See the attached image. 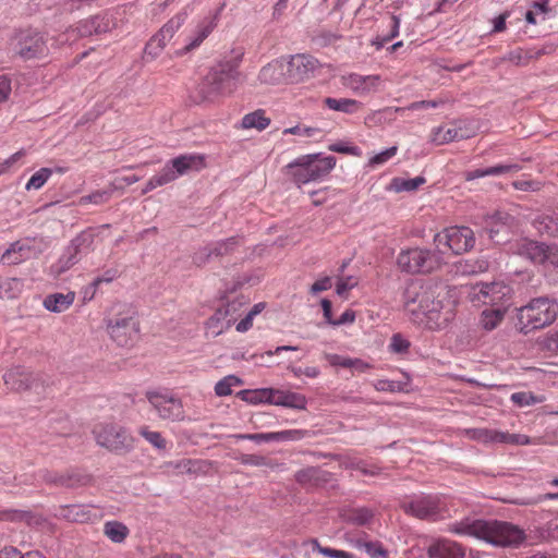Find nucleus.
Wrapping results in <instances>:
<instances>
[{"label":"nucleus","mask_w":558,"mask_h":558,"mask_svg":"<svg viewBox=\"0 0 558 558\" xmlns=\"http://www.w3.org/2000/svg\"><path fill=\"white\" fill-rule=\"evenodd\" d=\"M457 301L448 286L412 282L404 292V310L417 326L432 331L447 328L456 317Z\"/></svg>","instance_id":"obj_1"},{"label":"nucleus","mask_w":558,"mask_h":558,"mask_svg":"<svg viewBox=\"0 0 558 558\" xmlns=\"http://www.w3.org/2000/svg\"><path fill=\"white\" fill-rule=\"evenodd\" d=\"M448 532L474 536L500 547H518L525 539L522 529L505 521L464 520L449 524Z\"/></svg>","instance_id":"obj_2"},{"label":"nucleus","mask_w":558,"mask_h":558,"mask_svg":"<svg viewBox=\"0 0 558 558\" xmlns=\"http://www.w3.org/2000/svg\"><path fill=\"white\" fill-rule=\"evenodd\" d=\"M515 317L517 330L526 336L554 324L558 317V303L548 296L534 298L517 308Z\"/></svg>","instance_id":"obj_3"},{"label":"nucleus","mask_w":558,"mask_h":558,"mask_svg":"<svg viewBox=\"0 0 558 558\" xmlns=\"http://www.w3.org/2000/svg\"><path fill=\"white\" fill-rule=\"evenodd\" d=\"M238 62L226 61L211 68L196 87V100H214L218 96L231 93L239 80Z\"/></svg>","instance_id":"obj_4"},{"label":"nucleus","mask_w":558,"mask_h":558,"mask_svg":"<svg viewBox=\"0 0 558 558\" xmlns=\"http://www.w3.org/2000/svg\"><path fill=\"white\" fill-rule=\"evenodd\" d=\"M336 166L333 156L310 154L298 157L284 167L286 174L298 185L317 181L327 175Z\"/></svg>","instance_id":"obj_5"},{"label":"nucleus","mask_w":558,"mask_h":558,"mask_svg":"<svg viewBox=\"0 0 558 558\" xmlns=\"http://www.w3.org/2000/svg\"><path fill=\"white\" fill-rule=\"evenodd\" d=\"M444 264V256L435 251L412 247L401 250L397 257V265L401 271L408 274H429Z\"/></svg>","instance_id":"obj_6"},{"label":"nucleus","mask_w":558,"mask_h":558,"mask_svg":"<svg viewBox=\"0 0 558 558\" xmlns=\"http://www.w3.org/2000/svg\"><path fill=\"white\" fill-rule=\"evenodd\" d=\"M47 34L34 28L19 31L13 39V50L24 61L41 60L49 54Z\"/></svg>","instance_id":"obj_7"},{"label":"nucleus","mask_w":558,"mask_h":558,"mask_svg":"<svg viewBox=\"0 0 558 558\" xmlns=\"http://www.w3.org/2000/svg\"><path fill=\"white\" fill-rule=\"evenodd\" d=\"M204 167V156L195 154L181 155L167 163L165 168L148 182L147 189L144 192L170 183L191 171H199Z\"/></svg>","instance_id":"obj_8"},{"label":"nucleus","mask_w":558,"mask_h":558,"mask_svg":"<svg viewBox=\"0 0 558 558\" xmlns=\"http://www.w3.org/2000/svg\"><path fill=\"white\" fill-rule=\"evenodd\" d=\"M434 244L442 256L447 251L462 254L470 251L475 244V235L471 228L452 226L445 228L434 236Z\"/></svg>","instance_id":"obj_9"},{"label":"nucleus","mask_w":558,"mask_h":558,"mask_svg":"<svg viewBox=\"0 0 558 558\" xmlns=\"http://www.w3.org/2000/svg\"><path fill=\"white\" fill-rule=\"evenodd\" d=\"M404 513L420 520L437 521L446 512L445 501L437 495H420L402 501Z\"/></svg>","instance_id":"obj_10"},{"label":"nucleus","mask_w":558,"mask_h":558,"mask_svg":"<svg viewBox=\"0 0 558 558\" xmlns=\"http://www.w3.org/2000/svg\"><path fill=\"white\" fill-rule=\"evenodd\" d=\"M512 293V288L502 281L481 282L472 287L470 299L472 302L509 308Z\"/></svg>","instance_id":"obj_11"},{"label":"nucleus","mask_w":558,"mask_h":558,"mask_svg":"<svg viewBox=\"0 0 558 558\" xmlns=\"http://www.w3.org/2000/svg\"><path fill=\"white\" fill-rule=\"evenodd\" d=\"M93 434L97 444L110 451H122L133 445V438L125 429L110 423L95 425Z\"/></svg>","instance_id":"obj_12"},{"label":"nucleus","mask_w":558,"mask_h":558,"mask_svg":"<svg viewBox=\"0 0 558 558\" xmlns=\"http://www.w3.org/2000/svg\"><path fill=\"white\" fill-rule=\"evenodd\" d=\"M146 397L161 418L170 421H181L184 418V409L181 400L157 391H148Z\"/></svg>","instance_id":"obj_13"},{"label":"nucleus","mask_w":558,"mask_h":558,"mask_svg":"<svg viewBox=\"0 0 558 558\" xmlns=\"http://www.w3.org/2000/svg\"><path fill=\"white\" fill-rule=\"evenodd\" d=\"M465 435L473 440L483 444H510L529 445L530 438L521 434H510L490 428H471L465 430Z\"/></svg>","instance_id":"obj_14"},{"label":"nucleus","mask_w":558,"mask_h":558,"mask_svg":"<svg viewBox=\"0 0 558 558\" xmlns=\"http://www.w3.org/2000/svg\"><path fill=\"white\" fill-rule=\"evenodd\" d=\"M187 12L184 10L169 20L160 31L146 44L144 52L151 57L157 54L156 49H162L168 40H170L174 33L185 23Z\"/></svg>","instance_id":"obj_15"},{"label":"nucleus","mask_w":558,"mask_h":558,"mask_svg":"<svg viewBox=\"0 0 558 558\" xmlns=\"http://www.w3.org/2000/svg\"><path fill=\"white\" fill-rule=\"evenodd\" d=\"M287 80L291 83L301 82L314 74L318 61L312 56L295 54L284 62Z\"/></svg>","instance_id":"obj_16"},{"label":"nucleus","mask_w":558,"mask_h":558,"mask_svg":"<svg viewBox=\"0 0 558 558\" xmlns=\"http://www.w3.org/2000/svg\"><path fill=\"white\" fill-rule=\"evenodd\" d=\"M465 547L450 538L435 539L427 548L428 558H465Z\"/></svg>","instance_id":"obj_17"},{"label":"nucleus","mask_w":558,"mask_h":558,"mask_svg":"<svg viewBox=\"0 0 558 558\" xmlns=\"http://www.w3.org/2000/svg\"><path fill=\"white\" fill-rule=\"evenodd\" d=\"M108 331L119 345H129L132 337L137 333V322L133 317L118 318L108 325Z\"/></svg>","instance_id":"obj_18"},{"label":"nucleus","mask_w":558,"mask_h":558,"mask_svg":"<svg viewBox=\"0 0 558 558\" xmlns=\"http://www.w3.org/2000/svg\"><path fill=\"white\" fill-rule=\"evenodd\" d=\"M92 241V234L87 232H83L77 235L68 247L66 253L60 257L59 262L53 266L54 271L60 275L68 269H70L73 265H75L78 260L77 255L81 252L83 246H88Z\"/></svg>","instance_id":"obj_19"},{"label":"nucleus","mask_w":558,"mask_h":558,"mask_svg":"<svg viewBox=\"0 0 558 558\" xmlns=\"http://www.w3.org/2000/svg\"><path fill=\"white\" fill-rule=\"evenodd\" d=\"M35 380V374L20 365L11 367L3 375L4 385L10 390L14 391H23L29 389Z\"/></svg>","instance_id":"obj_20"},{"label":"nucleus","mask_w":558,"mask_h":558,"mask_svg":"<svg viewBox=\"0 0 558 558\" xmlns=\"http://www.w3.org/2000/svg\"><path fill=\"white\" fill-rule=\"evenodd\" d=\"M513 252L535 264L546 265L548 245L530 239H521L512 246Z\"/></svg>","instance_id":"obj_21"},{"label":"nucleus","mask_w":558,"mask_h":558,"mask_svg":"<svg viewBox=\"0 0 558 558\" xmlns=\"http://www.w3.org/2000/svg\"><path fill=\"white\" fill-rule=\"evenodd\" d=\"M112 21L106 15L97 14L88 19L82 20L77 26V33L81 37L100 35L111 31Z\"/></svg>","instance_id":"obj_22"},{"label":"nucleus","mask_w":558,"mask_h":558,"mask_svg":"<svg viewBox=\"0 0 558 558\" xmlns=\"http://www.w3.org/2000/svg\"><path fill=\"white\" fill-rule=\"evenodd\" d=\"M515 226V218L507 211L497 210L485 218V228L492 240L501 231L509 230Z\"/></svg>","instance_id":"obj_23"},{"label":"nucleus","mask_w":558,"mask_h":558,"mask_svg":"<svg viewBox=\"0 0 558 558\" xmlns=\"http://www.w3.org/2000/svg\"><path fill=\"white\" fill-rule=\"evenodd\" d=\"M219 12L215 13L213 16L205 17L196 27L194 35L190 37L189 43L185 45L183 50L189 52L195 48H197L214 31L217 26Z\"/></svg>","instance_id":"obj_24"},{"label":"nucleus","mask_w":558,"mask_h":558,"mask_svg":"<svg viewBox=\"0 0 558 558\" xmlns=\"http://www.w3.org/2000/svg\"><path fill=\"white\" fill-rule=\"evenodd\" d=\"M270 404L304 410L306 408V398L301 393L272 388Z\"/></svg>","instance_id":"obj_25"},{"label":"nucleus","mask_w":558,"mask_h":558,"mask_svg":"<svg viewBox=\"0 0 558 558\" xmlns=\"http://www.w3.org/2000/svg\"><path fill=\"white\" fill-rule=\"evenodd\" d=\"M522 169V167L518 163H505L497 165L493 167H487L485 169H475L469 170L463 173V178L465 181H473L475 179L488 177V175H501L510 172H518Z\"/></svg>","instance_id":"obj_26"},{"label":"nucleus","mask_w":558,"mask_h":558,"mask_svg":"<svg viewBox=\"0 0 558 558\" xmlns=\"http://www.w3.org/2000/svg\"><path fill=\"white\" fill-rule=\"evenodd\" d=\"M258 80L264 84H279L287 80L286 65L282 61H274L263 66L258 74Z\"/></svg>","instance_id":"obj_27"},{"label":"nucleus","mask_w":558,"mask_h":558,"mask_svg":"<svg viewBox=\"0 0 558 558\" xmlns=\"http://www.w3.org/2000/svg\"><path fill=\"white\" fill-rule=\"evenodd\" d=\"M380 77L378 75L350 74L345 78V85L359 94H366L375 90Z\"/></svg>","instance_id":"obj_28"},{"label":"nucleus","mask_w":558,"mask_h":558,"mask_svg":"<svg viewBox=\"0 0 558 558\" xmlns=\"http://www.w3.org/2000/svg\"><path fill=\"white\" fill-rule=\"evenodd\" d=\"M31 245L25 241L12 243L2 254L1 263L7 265H17L28 258Z\"/></svg>","instance_id":"obj_29"},{"label":"nucleus","mask_w":558,"mask_h":558,"mask_svg":"<svg viewBox=\"0 0 558 558\" xmlns=\"http://www.w3.org/2000/svg\"><path fill=\"white\" fill-rule=\"evenodd\" d=\"M247 304V300L243 295H236L232 299L227 298L226 303H223L218 310L225 317L227 322V326H231L234 324L240 317L243 307Z\"/></svg>","instance_id":"obj_30"},{"label":"nucleus","mask_w":558,"mask_h":558,"mask_svg":"<svg viewBox=\"0 0 558 558\" xmlns=\"http://www.w3.org/2000/svg\"><path fill=\"white\" fill-rule=\"evenodd\" d=\"M340 517L347 523L366 525L372 521L374 511L366 507H349L340 511Z\"/></svg>","instance_id":"obj_31"},{"label":"nucleus","mask_w":558,"mask_h":558,"mask_svg":"<svg viewBox=\"0 0 558 558\" xmlns=\"http://www.w3.org/2000/svg\"><path fill=\"white\" fill-rule=\"evenodd\" d=\"M75 293L70 291L68 293H53L44 299L43 305L46 310L53 313H61L66 311L74 302Z\"/></svg>","instance_id":"obj_32"},{"label":"nucleus","mask_w":558,"mask_h":558,"mask_svg":"<svg viewBox=\"0 0 558 558\" xmlns=\"http://www.w3.org/2000/svg\"><path fill=\"white\" fill-rule=\"evenodd\" d=\"M507 311V306L484 310L480 316V326L486 331L496 329L505 319Z\"/></svg>","instance_id":"obj_33"},{"label":"nucleus","mask_w":558,"mask_h":558,"mask_svg":"<svg viewBox=\"0 0 558 558\" xmlns=\"http://www.w3.org/2000/svg\"><path fill=\"white\" fill-rule=\"evenodd\" d=\"M168 468L175 474H197L205 471L206 463L202 460L182 459L177 462H169Z\"/></svg>","instance_id":"obj_34"},{"label":"nucleus","mask_w":558,"mask_h":558,"mask_svg":"<svg viewBox=\"0 0 558 558\" xmlns=\"http://www.w3.org/2000/svg\"><path fill=\"white\" fill-rule=\"evenodd\" d=\"M238 398L250 404L269 403L272 397V388L245 389L238 392Z\"/></svg>","instance_id":"obj_35"},{"label":"nucleus","mask_w":558,"mask_h":558,"mask_svg":"<svg viewBox=\"0 0 558 558\" xmlns=\"http://www.w3.org/2000/svg\"><path fill=\"white\" fill-rule=\"evenodd\" d=\"M270 124V119L265 116L264 110H256L247 113L242 118V129H256L258 131L265 130Z\"/></svg>","instance_id":"obj_36"},{"label":"nucleus","mask_w":558,"mask_h":558,"mask_svg":"<svg viewBox=\"0 0 558 558\" xmlns=\"http://www.w3.org/2000/svg\"><path fill=\"white\" fill-rule=\"evenodd\" d=\"M533 226L541 234L558 236V213L553 216H541L536 218Z\"/></svg>","instance_id":"obj_37"},{"label":"nucleus","mask_w":558,"mask_h":558,"mask_svg":"<svg viewBox=\"0 0 558 558\" xmlns=\"http://www.w3.org/2000/svg\"><path fill=\"white\" fill-rule=\"evenodd\" d=\"M425 183V179L422 177H416L413 179H403V178H393L389 185L387 186L388 191H392L396 193L404 192V191H415Z\"/></svg>","instance_id":"obj_38"},{"label":"nucleus","mask_w":558,"mask_h":558,"mask_svg":"<svg viewBox=\"0 0 558 558\" xmlns=\"http://www.w3.org/2000/svg\"><path fill=\"white\" fill-rule=\"evenodd\" d=\"M325 105L335 111H341L345 113H353L355 112L360 104L354 99L349 98H331L328 97L324 100Z\"/></svg>","instance_id":"obj_39"},{"label":"nucleus","mask_w":558,"mask_h":558,"mask_svg":"<svg viewBox=\"0 0 558 558\" xmlns=\"http://www.w3.org/2000/svg\"><path fill=\"white\" fill-rule=\"evenodd\" d=\"M104 533L110 541L121 543L128 536L129 530L124 524L118 521H109L105 523Z\"/></svg>","instance_id":"obj_40"},{"label":"nucleus","mask_w":558,"mask_h":558,"mask_svg":"<svg viewBox=\"0 0 558 558\" xmlns=\"http://www.w3.org/2000/svg\"><path fill=\"white\" fill-rule=\"evenodd\" d=\"M389 27H390V31L388 34H386L384 36H376L372 40V45L375 46L377 50H380L385 46V44L392 40L393 38H396L399 35V29H400L399 16H397L395 14H392L390 16Z\"/></svg>","instance_id":"obj_41"},{"label":"nucleus","mask_w":558,"mask_h":558,"mask_svg":"<svg viewBox=\"0 0 558 558\" xmlns=\"http://www.w3.org/2000/svg\"><path fill=\"white\" fill-rule=\"evenodd\" d=\"M241 385H243V381L239 377L234 375H228L216 384L215 393L218 397H227L232 393L233 387Z\"/></svg>","instance_id":"obj_42"},{"label":"nucleus","mask_w":558,"mask_h":558,"mask_svg":"<svg viewBox=\"0 0 558 558\" xmlns=\"http://www.w3.org/2000/svg\"><path fill=\"white\" fill-rule=\"evenodd\" d=\"M228 328H230V326H227V322L219 310L206 322V330L213 336H218Z\"/></svg>","instance_id":"obj_43"},{"label":"nucleus","mask_w":558,"mask_h":558,"mask_svg":"<svg viewBox=\"0 0 558 558\" xmlns=\"http://www.w3.org/2000/svg\"><path fill=\"white\" fill-rule=\"evenodd\" d=\"M280 134L282 136L294 135L300 137L322 136V131L317 128H310L304 124H296L292 128L283 129Z\"/></svg>","instance_id":"obj_44"},{"label":"nucleus","mask_w":558,"mask_h":558,"mask_svg":"<svg viewBox=\"0 0 558 558\" xmlns=\"http://www.w3.org/2000/svg\"><path fill=\"white\" fill-rule=\"evenodd\" d=\"M3 296L8 299L17 298L23 291V281L17 278H9L0 286Z\"/></svg>","instance_id":"obj_45"},{"label":"nucleus","mask_w":558,"mask_h":558,"mask_svg":"<svg viewBox=\"0 0 558 558\" xmlns=\"http://www.w3.org/2000/svg\"><path fill=\"white\" fill-rule=\"evenodd\" d=\"M52 170L49 168H41L38 171H36L28 182L26 183L25 189L27 191L29 190H39L45 185V183L48 181V179L51 177Z\"/></svg>","instance_id":"obj_46"},{"label":"nucleus","mask_w":558,"mask_h":558,"mask_svg":"<svg viewBox=\"0 0 558 558\" xmlns=\"http://www.w3.org/2000/svg\"><path fill=\"white\" fill-rule=\"evenodd\" d=\"M313 549L329 558H354V555L340 549L322 546L317 539L312 541Z\"/></svg>","instance_id":"obj_47"},{"label":"nucleus","mask_w":558,"mask_h":558,"mask_svg":"<svg viewBox=\"0 0 558 558\" xmlns=\"http://www.w3.org/2000/svg\"><path fill=\"white\" fill-rule=\"evenodd\" d=\"M239 243L236 238H230L226 241L217 242L208 247V255L221 256L228 254Z\"/></svg>","instance_id":"obj_48"},{"label":"nucleus","mask_w":558,"mask_h":558,"mask_svg":"<svg viewBox=\"0 0 558 558\" xmlns=\"http://www.w3.org/2000/svg\"><path fill=\"white\" fill-rule=\"evenodd\" d=\"M274 441H298L307 436V432L303 429H287L281 432H272Z\"/></svg>","instance_id":"obj_49"},{"label":"nucleus","mask_w":558,"mask_h":558,"mask_svg":"<svg viewBox=\"0 0 558 558\" xmlns=\"http://www.w3.org/2000/svg\"><path fill=\"white\" fill-rule=\"evenodd\" d=\"M322 471L318 468L310 466L295 473V481L301 484L316 483L320 478Z\"/></svg>","instance_id":"obj_50"},{"label":"nucleus","mask_w":558,"mask_h":558,"mask_svg":"<svg viewBox=\"0 0 558 558\" xmlns=\"http://www.w3.org/2000/svg\"><path fill=\"white\" fill-rule=\"evenodd\" d=\"M512 186L518 191L538 192L544 187V182L539 180H533L531 178H523L513 181Z\"/></svg>","instance_id":"obj_51"},{"label":"nucleus","mask_w":558,"mask_h":558,"mask_svg":"<svg viewBox=\"0 0 558 558\" xmlns=\"http://www.w3.org/2000/svg\"><path fill=\"white\" fill-rule=\"evenodd\" d=\"M142 437L160 451H165L168 448V440L159 432L142 429Z\"/></svg>","instance_id":"obj_52"},{"label":"nucleus","mask_w":558,"mask_h":558,"mask_svg":"<svg viewBox=\"0 0 558 558\" xmlns=\"http://www.w3.org/2000/svg\"><path fill=\"white\" fill-rule=\"evenodd\" d=\"M473 136V134L464 131L461 126V122H459V124L452 123L447 128L444 134V140H470Z\"/></svg>","instance_id":"obj_53"},{"label":"nucleus","mask_w":558,"mask_h":558,"mask_svg":"<svg viewBox=\"0 0 558 558\" xmlns=\"http://www.w3.org/2000/svg\"><path fill=\"white\" fill-rule=\"evenodd\" d=\"M0 558H45L39 551H28L23 555L17 548L9 546L0 550Z\"/></svg>","instance_id":"obj_54"},{"label":"nucleus","mask_w":558,"mask_h":558,"mask_svg":"<svg viewBox=\"0 0 558 558\" xmlns=\"http://www.w3.org/2000/svg\"><path fill=\"white\" fill-rule=\"evenodd\" d=\"M241 462L243 464L254 465V466H267L274 469L278 464L272 460L258 454H245L242 457Z\"/></svg>","instance_id":"obj_55"},{"label":"nucleus","mask_w":558,"mask_h":558,"mask_svg":"<svg viewBox=\"0 0 558 558\" xmlns=\"http://www.w3.org/2000/svg\"><path fill=\"white\" fill-rule=\"evenodd\" d=\"M341 38V35L329 31H319L314 37L313 41L318 47L329 46Z\"/></svg>","instance_id":"obj_56"},{"label":"nucleus","mask_w":558,"mask_h":558,"mask_svg":"<svg viewBox=\"0 0 558 558\" xmlns=\"http://www.w3.org/2000/svg\"><path fill=\"white\" fill-rule=\"evenodd\" d=\"M511 401L519 407H527V405L541 402L542 400L536 398L531 392L521 391V392L512 393Z\"/></svg>","instance_id":"obj_57"},{"label":"nucleus","mask_w":558,"mask_h":558,"mask_svg":"<svg viewBox=\"0 0 558 558\" xmlns=\"http://www.w3.org/2000/svg\"><path fill=\"white\" fill-rule=\"evenodd\" d=\"M389 348L395 353H405L410 348V341L402 335L396 333L390 340Z\"/></svg>","instance_id":"obj_58"},{"label":"nucleus","mask_w":558,"mask_h":558,"mask_svg":"<svg viewBox=\"0 0 558 558\" xmlns=\"http://www.w3.org/2000/svg\"><path fill=\"white\" fill-rule=\"evenodd\" d=\"M397 150H398L397 146H392L379 154L374 155L369 159V166L375 168V167H378V166L387 162L389 159H391L397 154Z\"/></svg>","instance_id":"obj_59"},{"label":"nucleus","mask_w":558,"mask_h":558,"mask_svg":"<svg viewBox=\"0 0 558 558\" xmlns=\"http://www.w3.org/2000/svg\"><path fill=\"white\" fill-rule=\"evenodd\" d=\"M530 59H532V56L527 54V52L521 48L510 51L507 57H505V60L510 61L515 65H525Z\"/></svg>","instance_id":"obj_60"},{"label":"nucleus","mask_w":558,"mask_h":558,"mask_svg":"<svg viewBox=\"0 0 558 558\" xmlns=\"http://www.w3.org/2000/svg\"><path fill=\"white\" fill-rule=\"evenodd\" d=\"M323 357L328 362L330 366L348 368L350 359L349 356L325 352Z\"/></svg>","instance_id":"obj_61"},{"label":"nucleus","mask_w":558,"mask_h":558,"mask_svg":"<svg viewBox=\"0 0 558 558\" xmlns=\"http://www.w3.org/2000/svg\"><path fill=\"white\" fill-rule=\"evenodd\" d=\"M109 193L106 191H97L89 195L83 196L80 199L81 204H102L109 199Z\"/></svg>","instance_id":"obj_62"},{"label":"nucleus","mask_w":558,"mask_h":558,"mask_svg":"<svg viewBox=\"0 0 558 558\" xmlns=\"http://www.w3.org/2000/svg\"><path fill=\"white\" fill-rule=\"evenodd\" d=\"M332 287V280L330 277L326 276V277H323L318 280H316L312 286H311V293L313 294H317L319 292H323V291H327L329 290L330 288Z\"/></svg>","instance_id":"obj_63"},{"label":"nucleus","mask_w":558,"mask_h":558,"mask_svg":"<svg viewBox=\"0 0 558 558\" xmlns=\"http://www.w3.org/2000/svg\"><path fill=\"white\" fill-rule=\"evenodd\" d=\"M544 348L551 353H558V330L546 336Z\"/></svg>","instance_id":"obj_64"}]
</instances>
